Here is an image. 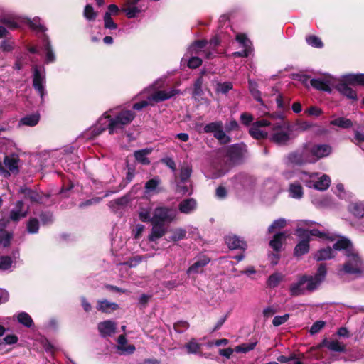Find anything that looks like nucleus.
I'll return each mask as SVG.
<instances>
[{"label": "nucleus", "mask_w": 364, "mask_h": 364, "mask_svg": "<svg viewBox=\"0 0 364 364\" xmlns=\"http://www.w3.org/2000/svg\"><path fill=\"white\" fill-rule=\"evenodd\" d=\"M135 117L133 111L129 109L118 110L117 108L109 109L101 116L92 132L95 136L108 129L109 134L117 133L129 124Z\"/></svg>", "instance_id": "2"}, {"label": "nucleus", "mask_w": 364, "mask_h": 364, "mask_svg": "<svg viewBox=\"0 0 364 364\" xmlns=\"http://www.w3.org/2000/svg\"><path fill=\"white\" fill-rule=\"evenodd\" d=\"M269 129V139L271 141L279 146L288 144L293 139L289 123L283 119H280L275 123L271 122Z\"/></svg>", "instance_id": "5"}, {"label": "nucleus", "mask_w": 364, "mask_h": 364, "mask_svg": "<svg viewBox=\"0 0 364 364\" xmlns=\"http://www.w3.org/2000/svg\"><path fill=\"white\" fill-rule=\"evenodd\" d=\"M178 91L174 89H170L168 90H161V101L166 100L176 95Z\"/></svg>", "instance_id": "62"}, {"label": "nucleus", "mask_w": 364, "mask_h": 364, "mask_svg": "<svg viewBox=\"0 0 364 364\" xmlns=\"http://www.w3.org/2000/svg\"><path fill=\"white\" fill-rule=\"evenodd\" d=\"M336 250H343L345 257L343 264L338 268V274L360 277L364 272V260L352 242L346 237H341L333 245Z\"/></svg>", "instance_id": "1"}, {"label": "nucleus", "mask_w": 364, "mask_h": 364, "mask_svg": "<svg viewBox=\"0 0 364 364\" xmlns=\"http://www.w3.org/2000/svg\"><path fill=\"white\" fill-rule=\"evenodd\" d=\"M12 238V235L7 232H2L0 234V243L3 245L4 247H7L10 244V241Z\"/></svg>", "instance_id": "61"}, {"label": "nucleus", "mask_w": 364, "mask_h": 364, "mask_svg": "<svg viewBox=\"0 0 364 364\" xmlns=\"http://www.w3.org/2000/svg\"><path fill=\"white\" fill-rule=\"evenodd\" d=\"M24 21L30 26L31 28L37 32H44L46 28L41 23V19L38 17L33 18H25Z\"/></svg>", "instance_id": "37"}, {"label": "nucleus", "mask_w": 364, "mask_h": 364, "mask_svg": "<svg viewBox=\"0 0 364 364\" xmlns=\"http://www.w3.org/2000/svg\"><path fill=\"white\" fill-rule=\"evenodd\" d=\"M289 163L295 165L313 164L309 144H304L299 149L290 153L287 157Z\"/></svg>", "instance_id": "11"}, {"label": "nucleus", "mask_w": 364, "mask_h": 364, "mask_svg": "<svg viewBox=\"0 0 364 364\" xmlns=\"http://www.w3.org/2000/svg\"><path fill=\"white\" fill-rule=\"evenodd\" d=\"M83 16L87 20L93 21L97 16V12L95 11L93 7L91 5L87 4L84 9Z\"/></svg>", "instance_id": "47"}, {"label": "nucleus", "mask_w": 364, "mask_h": 364, "mask_svg": "<svg viewBox=\"0 0 364 364\" xmlns=\"http://www.w3.org/2000/svg\"><path fill=\"white\" fill-rule=\"evenodd\" d=\"M159 208L156 206L154 210H142L140 212V219L144 221H151L153 228L151 234L149 236L150 242H156L159 239V215L158 210Z\"/></svg>", "instance_id": "10"}, {"label": "nucleus", "mask_w": 364, "mask_h": 364, "mask_svg": "<svg viewBox=\"0 0 364 364\" xmlns=\"http://www.w3.org/2000/svg\"><path fill=\"white\" fill-rule=\"evenodd\" d=\"M192 229L193 228L191 226L187 227L186 229L177 228L170 230L161 227V237L164 236V239L168 242H177L186 238L187 232Z\"/></svg>", "instance_id": "18"}, {"label": "nucleus", "mask_w": 364, "mask_h": 364, "mask_svg": "<svg viewBox=\"0 0 364 364\" xmlns=\"http://www.w3.org/2000/svg\"><path fill=\"white\" fill-rule=\"evenodd\" d=\"M210 262V259L207 257L199 258L194 262L187 270L188 275L196 274L203 272V267Z\"/></svg>", "instance_id": "30"}, {"label": "nucleus", "mask_w": 364, "mask_h": 364, "mask_svg": "<svg viewBox=\"0 0 364 364\" xmlns=\"http://www.w3.org/2000/svg\"><path fill=\"white\" fill-rule=\"evenodd\" d=\"M173 328L178 333H183L189 328V323L185 321H180L174 323Z\"/></svg>", "instance_id": "59"}, {"label": "nucleus", "mask_w": 364, "mask_h": 364, "mask_svg": "<svg viewBox=\"0 0 364 364\" xmlns=\"http://www.w3.org/2000/svg\"><path fill=\"white\" fill-rule=\"evenodd\" d=\"M306 42L309 46L315 48H321L323 46L321 39L316 36H309L306 37Z\"/></svg>", "instance_id": "57"}, {"label": "nucleus", "mask_w": 364, "mask_h": 364, "mask_svg": "<svg viewBox=\"0 0 364 364\" xmlns=\"http://www.w3.org/2000/svg\"><path fill=\"white\" fill-rule=\"evenodd\" d=\"M178 215L176 207H161V227L174 221Z\"/></svg>", "instance_id": "23"}, {"label": "nucleus", "mask_w": 364, "mask_h": 364, "mask_svg": "<svg viewBox=\"0 0 364 364\" xmlns=\"http://www.w3.org/2000/svg\"><path fill=\"white\" fill-rule=\"evenodd\" d=\"M19 158L18 155L6 156L3 164L0 162V173L4 176H10V173H18Z\"/></svg>", "instance_id": "17"}, {"label": "nucleus", "mask_w": 364, "mask_h": 364, "mask_svg": "<svg viewBox=\"0 0 364 364\" xmlns=\"http://www.w3.org/2000/svg\"><path fill=\"white\" fill-rule=\"evenodd\" d=\"M14 48V42L9 39H4L0 42V49L4 52L11 51Z\"/></svg>", "instance_id": "58"}, {"label": "nucleus", "mask_w": 364, "mask_h": 364, "mask_svg": "<svg viewBox=\"0 0 364 364\" xmlns=\"http://www.w3.org/2000/svg\"><path fill=\"white\" fill-rule=\"evenodd\" d=\"M348 210L355 217L363 218V220L359 225L358 228L360 230L364 232V203H353L349 205Z\"/></svg>", "instance_id": "24"}, {"label": "nucleus", "mask_w": 364, "mask_h": 364, "mask_svg": "<svg viewBox=\"0 0 364 364\" xmlns=\"http://www.w3.org/2000/svg\"><path fill=\"white\" fill-rule=\"evenodd\" d=\"M43 48L46 53V63H50L55 60V55L52 49L50 41L46 35L43 36L42 38Z\"/></svg>", "instance_id": "29"}, {"label": "nucleus", "mask_w": 364, "mask_h": 364, "mask_svg": "<svg viewBox=\"0 0 364 364\" xmlns=\"http://www.w3.org/2000/svg\"><path fill=\"white\" fill-rule=\"evenodd\" d=\"M325 326V323L322 321L315 322L311 327L310 332L311 334H315L319 332Z\"/></svg>", "instance_id": "64"}, {"label": "nucleus", "mask_w": 364, "mask_h": 364, "mask_svg": "<svg viewBox=\"0 0 364 364\" xmlns=\"http://www.w3.org/2000/svg\"><path fill=\"white\" fill-rule=\"evenodd\" d=\"M206 47L207 45L205 42L196 41L188 48L183 60L188 61V66L190 68H197L201 65L202 60L200 57H205L206 58H213L212 52H207L205 50Z\"/></svg>", "instance_id": "6"}, {"label": "nucleus", "mask_w": 364, "mask_h": 364, "mask_svg": "<svg viewBox=\"0 0 364 364\" xmlns=\"http://www.w3.org/2000/svg\"><path fill=\"white\" fill-rule=\"evenodd\" d=\"M98 330L103 337L112 336L116 331V323L110 320L99 323Z\"/></svg>", "instance_id": "25"}, {"label": "nucleus", "mask_w": 364, "mask_h": 364, "mask_svg": "<svg viewBox=\"0 0 364 364\" xmlns=\"http://www.w3.org/2000/svg\"><path fill=\"white\" fill-rule=\"evenodd\" d=\"M151 150L149 149H141L136 151L134 152V156L137 161L141 164L146 165L150 163V161L147 158V156L151 153Z\"/></svg>", "instance_id": "39"}, {"label": "nucleus", "mask_w": 364, "mask_h": 364, "mask_svg": "<svg viewBox=\"0 0 364 364\" xmlns=\"http://www.w3.org/2000/svg\"><path fill=\"white\" fill-rule=\"evenodd\" d=\"M40 115L38 113L25 116L20 120V124L26 126L33 127L39 122Z\"/></svg>", "instance_id": "40"}, {"label": "nucleus", "mask_w": 364, "mask_h": 364, "mask_svg": "<svg viewBox=\"0 0 364 364\" xmlns=\"http://www.w3.org/2000/svg\"><path fill=\"white\" fill-rule=\"evenodd\" d=\"M342 81V77L336 79L330 75H324L323 76L311 79V85L316 90L331 92L332 87L337 90V85Z\"/></svg>", "instance_id": "12"}, {"label": "nucleus", "mask_w": 364, "mask_h": 364, "mask_svg": "<svg viewBox=\"0 0 364 364\" xmlns=\"http://www.w3.org/2000/svg\"><path fill=\"white\" fill-rule=\"evenodd\" d=\"M135 117L133 111L129 109L118 110L117 108L109 109L101 116L92 132L95 136L108 129L109 134L117 133L129 124Z\"/></svg>", "instance_id": "3"}, {"label": "nucleus", "mask_w": 364, "mask_h": 364, "mask_svg": "<svg viewBox=\"0 0 364 364\" xmlns=\"http://www.w3.org/2000/svg\"><path fill=\"white\" fill-rule=\"evenodd\" d=\"M334 257L335 252L330 247L321 249L318 251H317L314 255V259L317 261L330 259Z\"/></svg>", "instance_id": "33"}, {"label": "nucleus", "mask_w": 364, "mask_h": 364, "mask_svg": "<svg viewBox=\"0 0 364 364\" xmlns=\"http://www.w3.org/2000/svg\"><path fill=\"white\" fill-rule=\"evenodd\" d=\"M287 224L286 220L284 218H279L274 220L272 225L268 228V232L269 233L273 232L277 230H280L283 228Z\"/></svg>", "instance_id": "50"}, {"label": "nucleus", "mask_w": 364, "mask_h": 364, "mask_svg": "<svg viewBox=\"0 0 364 364\" xmlns=\"http://www.w3.org/2000/svg\"><path fill=\"white\" fill-rule=\"evenodd\" d=\"M331 125L337 126L341 128H349L352 127L353 123L351 120L344 118L338 117L330 122Z\"/></svg>", "instance_id": "43"}, {"label": "nucleus", "mask_w": 364, "mask_h": 364, "mask_svg": "<svg viewBox=\"0 0 364 364\" xmlns=\"http://www.w3.org/2000/svg\"><path fill=\"white\" fill-rule=\"evenodd\" d=\"M33 87L41 97V102H44V97L47 92L46 90V74L43 68L37 65L33 68Z\"/></svg>", "instance_id": "14"}, {"label": "nucleus", "mask_w": 364, "mask_h": 364, "mask_svg": "<svg viewBox=\"0 0 364 364\" xmlns=\"http://www.w3.org/2000/svg\"><path fill=\"white\" fill-rule=\"evenodd\" d=\"M287 238V233L283 232H279L274 235L272 240L269 242L270 247L275 251L280 250L283 241L285 240Z\"/></svg>", "instance_id": "35"}, {"label": "nucleus", "mask_w": 364, "mask_h": 364, "mask_svg": "<svg viewBox=\"0 0 364 364\" xmlns=\"http://www.w3.org/2000/svg\"><path fill=\"white\" fill-rule=\"evenodd\" d=\"M313 164L318 160L328 157L332 153L331 146L327 144H312L308 143Z\"/></svg>", "instance_id": "16"}, {"label": "nucleus", "mask_w": 364, "mask_h": 364, "mask_svg": "<svg viewBox=\"0 0 364 364\" xmlns=\"http://www.w3.org/2000/svg\"><path fill=\"white\" fill-rule=\"evenodd\" d=\"M157 186L158 181L156 179H151L147 181L145 185V196L148 197L156 193Z\"/></svg>", "instance_id": "44"}, {"label": "nucleus", "mask_w": 364, "mask_h": 364, "mask_svg": "<svg viewBox=\"0 0 364 364\" xmlns=\"http://www.w3.org/2000/svg\"><path fill=\"white\" fill-rule=\"evenodd\" d=\"M232 89V85L230 82H225L223 83L218 82L216 85L215 90L218 93L226 94L230 90Z\"/></svg>", "instance_id": "51"}, {"label": "nucleus", "mask_w": 364, "mask_h": 364, "mask_svg": "<svg viewBox=\"0 0 364 364\" xmlns=\"http://www.w3.org/2000/svg\"><path fill=\"white\" fill-rule=\"evenodd\" d=\"M192 173L191 166L187 164H183L180 170L178 180H176V192L181 195L191 194L189 178Z\"/></svg>", "instance_id": "13"}, {"label": "nucleus", "mask_w": 364, "mask_h": 364, "mask_svg": "<svg viewBox=\"0 0 364 364\" xmlns=\"http://www.w3.org/2000/svg\"><path fill=\"white\" fill-rule=\"evenodd\" d=\"M0 22L6 25L9 28L14 29L19 27L18 22L14 18L2 17L0 18Z\"/></svg>", "instance_id": "49"}, {"label": "nucleus", "mask_w": 364, "mask_h": 364, "mask_svg": "<svg viewBox=\"0 0 364 364\" xmlns=\"http://www.w3.org/2000/svg\"><path fill=\"white\" fill-rule=\"evenodd\" d=\"M289 318V315L288 314H286L282 316H276L272 321V324L274 326H279L282 324H284L286 323L288 319Z\"/></svg>", "instance_id": "60"}, {"label": "nucleus", "mask_w": 364, "mask_h": 364, "mask_svg": "<svg viewBox=\"0 0 364 364\" xmlns=\"http://www.w3.org/2000/svg\"><path fill=\"white\" fill-rule=\"evenodd\" d=\"M28 213V207H26L22 200H18L9 212V220L16 223L26 218Z\"/></svg>", "instance_id": "20"}, {"label": "nucleus", "mask_w": 364, "mask_h": 364, "mask_svg": "<svg viewBox=\"0 0 364 364\" xmlns=\"http://www.w3.org/2000/svg\"><path fill=\"white\" fill-rule=\"evenodd\" d=\"M13 260L9 256H1L0 257V269L1 270H8L12 266Z\"/></svg>", "instance_id": "53"}, {"label": "nucleus", "mask_w": 364, "mask_h": 364, "mask_svg": "<svg viewBox=\"0 0 364 364\" xmlns=\"http://www.w3.org/2000/svg\"><path fill=\"white\" fill-rule=\"evenodd\" d=\"M204 42V41H203ZM205 43L207 45V47L205 48V50L207 52H212L213 57L215 55V48L217 46L220 44V39L218 36L214 37L212 38L209 42L205 41Z\"/></svg>", "instance_id": "54"}, {"label": "nucleus", "mask_w": 364, "mask_h": 364, "mask_svg": "<svg viewBox=\"0 0 364 364\" xmlns=\"http://www.w3.org/2000/svg\"><path fill=\"white\" fill-rule=\"evenodd\" d=\"M117 343V348L122 355L132 354L135 350V346L134 345L127 344V338L124 335L119 336Z\"/></svg>", "instance_id": "28"}, {"label": "nucleus", "mask_w": 364, "mask_h": 364, "mask_svg": "<svg viewBox=\"0 0 364 364\" xmlns=\"http://www.w3.org/2000/svg\"><path fill=\"white\" fill-rule=\"evenodd\" d=\"M203 132L213 133L214 137L222 144L230 142V137L226 134L222 121H215L207 124L203 128Z\"/></svg>", "instance_id": "15"}, {"label": "nucleus", "mask_w": 364, "mask_h": 364, "mask_svg": "<svg viewBox=\"0 0 364 364\" xmlns=\"http://www.w3.org/2000/svg\"><path fill=\"white\" fill-rule=\"evenodd\" d=\"M17 319L20 323L26 327L30 328L33 325V319L26 312L19 313L17 316Z\"/></svg>", "instance_id": "42"}, {"label": "nucleus", "mask_w": 364, "mask_h": 364, "mask_svg": "<svg viewBox=\"0 0 364 364\" xmlns=\"http://www.w3.org/2000/svg\"><path fill=\"white\" fill-rule=\"evenodd\" d=\"M122 11L126 14L127 18H133L136 17L141 12L142 7L138 4L126 2Z\"/></svg>", "instance_id": "32"}, {"label": "nucleus", "mask_w": 364, "mask_h": 364, "mask_svg": "<svg viewBox=\"0 0 364 364\" xmlns=\"http://www.w3.org/2000/svg\"><path fill=\"white\" fill-rule=\"evenodd\" d=\"M271 122L266 119L258 120L253 123L250 129V134L255 139H260L269 138V130H266V127L269 128Z\"/></svg>", "instance_id": "19"}, {"label": "nucleus", "mask_w": 364, "mask_h": 364, "mask_svg": "<svg viewBox=\"0 0 364 364\" xmlns=\"http://www.w3.org/2000/svg\"><path fill=\"white\" fill-rule=\"evenodd\" d=\"M296 234L299 238H306L310 240V237L313 236L318 237L321 240H333V238L329 236V233L328 232L320 231L316 229L308 230L301 228H299L296 230Z\"/></svg>", "instance_id": "21"}, {"label": "nucleus", "mask_w": 364, "mask_h": 364, "mask_svg": "<svg viewBox=\"0 0 364 364\" xmlns=\"http://www.w3.org/2000/svg\"><path fill=\"white\" fill-rule=\"evenodd\" d=\"M203 83V80L202 77H200L196 80V81L194 83V87H193V97H200L203 95V90H202Z\"/></svg>", "instance_id": "52"}, {"label": "nucleus", "mask_w": 364, "mask_h": 364, "mask_svg": "<svg viewBox=\"0 0 364 364\" xmlns=\"http://www.w3.org/2000/svg\"><path fill=\"white\" fill-rule=\"evenodd\" d=\"M39 229L38 221L36 218L30 219L27 223V230L29 233H37Z\"/></svg>", "instance_id": "56"}, {"label": "nucleus", "mask_w": 364, "mask_h": 364, "mask_svg": "<svg viewBox=\"0 0 364 364\" xmlns=\"http://www.w3.org/2000/svg\"><path fill=\"white\" fill-rule=\"evenodd\" d=\"M323 345L331 351L343 352L345 350V345L336 339H325Z\"/></svg>", "instance_id": "34"}, {"label": "nucleus", "mask_w": 364, "mask_h": 364, "mask_svg": "<svg viewBox=\"0 0 364 364\" xmlns=\"http://www.w3.org/2000/svg\"><path fill=\"white\" fill-rule=\"evenodd\" d=\"M201 345L196 339H192L185 344L184 348L188 353L198 354L200 353Z\"/></svg>", "instance_id": "41"}, {"label": "nucleus", "mask_w": 364, "mask_h": 364, "mask_svg": "<svg viewBox=\"0 0 364 364\" xmlns=\"http://www.w3.org/2000/svg\"><path fill=\"white\" fill-rule=\"evenodd\" d=\"M20 192L24 194L25 198L31 201L36 202L40 199L38 193L31 189L27 188H21Z\"/></svg>", "instance_id": "45"}, {"label": "nucleus", "mask_w": 364, "mask_h": 364, "mask_svg": "<svg viewBox=\"0 0 364 364\" xmlns=\"http://www.w3.org/2000/svg\"><path fill=\"white\" fill-rule=\"evenodd\" d=\"M257 345V342H252L249 343H242L235 348L234 350L236 353H246L255 348Z\"/></svg>", "instance_id": "48"}, {"label": "nucleus", "mask_w": 364, "mask_h": 364, "mask_svg": "<svg viewBox=\"0 0 364 364\" xmlns=\"http://www.w3.org/2000/svg\"><path fill=\"white\" fill-rule=\"evenodd\" d=\"M289 193L290 197L295 199H301L304 195L303 188L299 182H294L289 185Z\"/></svg>", "instance_id": "36"}, {"label": "nucleus", "mask_w": 364, "mask_h": 364, "mask_svg": "<svg viewBox=\"0 0 364 364\" xmlns=\"http://www.w3.org/2000/svg\"><path fill=\"white\" fill-rule=\"evenodd\" d=\"M236 40L240 43L243 50L242 51H237L232 53L234 57H247L251 51V42L243 34H237Z\"/></svg>", "instance_id": "22"}, {"label": "nucleus", "mask_w": 364, "mask_h": 364, "mask_svg": "<svg viewBox=\"0 0 364 364\" xmlns=\"http://www.w3.org/2000/svg\"><path fill=\"white\" fill-rule=\"evenodd\" d=\"M283 276L280 273H274L271 274L267 280V286L271 288H274L278 286L282 280Z\"/></svg>", "instance_id": "46"}, {"label": "nucleus", "mask_w": 364, "mask_h": 364, "mask_svg": "<svg viewBox=\"0 0 364 364\" xmlns=\"http://www.w3.org/2000/svg\"><path fill=\"white\" fill-rule=\"evenodd\" d=\"M96 309L105 314H111L119 309V305L107 299H100L97 301Z\"/></svg>", "instance_id": "27"}, {"label": "nucleus", "mask_w": 364, "mask_h": 364, "mask_svg": "<svg viewBox=\"0 0 364 364\" xmlns=\"http://www.w3.org/2000/svg\"><path fill=\"white\" fill-rule=\"evenodd\" d=\"M301 241L297 244L294 249V254L296 256H301L309 252V240L306 238H300Z\"/></svg>", "instance_id": "38"}, {"label": "nucleus", "mask_w": 364, "mask_h": 364, "mask_svg": "<svg viewBox=\"0 0 364 364\" xmlns=\"http://www.w3.org/2000/svg\"><path fill=\"white\" fill-rule=\"evenodd\" d=\"M266 188L267 189H271V196L272 198H275L277 195L279 193V186L274 183V182H269L266 184Z\"/></svg>", "instance_id": "63"}, {"label": "nucleus", "mask_w": 364, "mask_h": 364, "mask_svg": "<svg viewBox=\"0 0 364 364\" xmlns=\"http://www.w3.org/2000/svg\"><path fill=\"white\" fill-rule=\"evenodd\" d=\"M140 101L133 105V109L140 111L149 105L159 102V86L157 84L144 90L139 95Z\"/></svg>", "instance_id": "9"}, {"label": "nucleus", "mask_w": 364, "mask_h": 364, "mask_svg": "<svg viewBox=\"0 0 364 364\" xmlns=\"http://www.w3.org/2000/svg\"><path fill=\"white\" fill-rule=\"evenodd\" d=\"M326 275L325 264H321L314 276L301 275L289 287L291 296L304 295L316 290L324 280Z\"/></svg>", "instance_id": "4"}, {"label": "nucleus", "mask_w": 364, "mask_h": 364, "mask_svg": "<svg viewBox=\"0 0 364 364\" xmlns=\"http://www.w3.org/2000/svg\"><path fill=\"white\" fill-rule=\"evenodd\" d=\"M225 242L231 250H245L247 247L246 242L235 235H229L226 236Z\"/></svg>", "instance_id": "26"}, {"label": "nucleus", "mask_w": 364, "mask_h": 364, "mask_svg": "<svg viewBox=\"0 0 364 364\" xmlns=\"http://www.w3.org/2000/svg\"><path fill=\"white\" fill-rule=\"evenodd\" d=\"M105 28L110 30L117 29V25L114 22L109 12H106L104 16Z\"/></svg>", "instance_id": "55"}, {"label": "nucleus", "mask_w": 364, "mask_h": 364, "mask_svg": "<svg viewBox=\"0 0 364 364\" xmlns=\"http://www.w3.org/2000/svg\"><path fill=\"white\" fill-rule=\"evenodd\" d=\"M197 208V202L194 198H187L183 200L178 205V209L181 213L190 214Z\"/></svg>", "instance_id": "31"}, {"label": "nucleus", "mask_w": 364, "mask_h": 364, "mask_svg": "<svg viewBox=\"0 0 364 364\" xmlns=\"http://www.w3.org/2000/svg\"><path fill=\"white\" fill-rule=\"evenodd\" d=\"M360 85L364 86V74H348L342 76V81L337 85V90L348 99L356 100V92L351 85Z\"/></svg>", "instance_id": "7"}, {"label": "nucleus", "mask_w": 364, "mask_h": 364, "mask_svg": "<svg viewBox=\"0 0 364 364\" xmlns=\"http://www.w3.org/2000/svg\"><path fill=\"white\" fill-rule=\"evenodd\" d=\"M299 178L306 186L318 191H326L331 184L330 177L320 173H308L301 172L299 173Z\"/></svg>", "instance_id": "8"}]
</instances>
